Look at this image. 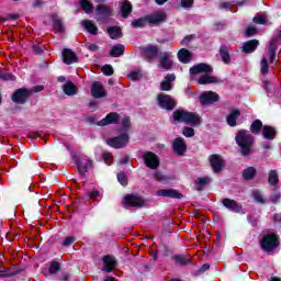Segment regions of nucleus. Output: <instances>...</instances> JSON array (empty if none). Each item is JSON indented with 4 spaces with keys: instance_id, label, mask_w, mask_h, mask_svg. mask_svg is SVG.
Returning <instances> with one entry per match:
<instances>
[{
    "instance_id": "nucleus-1",
    "label": "nucleus",
    "mask_w": 281,
    "mask_h": 281,
    "mask_svg": "<svg viewBox=\"0 0 281 281\" xmlns=\"http://www.w3.org/2000/svg\"><path fill=\"white\" fill-rule=\"evenodd\" d=\"M190 74H205L198 80V85H213L221 82L220 78H216L212 74V67L207 64H198L190 69Z\"/></svg>"
},
{
    "instance_id": "nucleus-2",
    "label": "nucleus",
    "mask_w": 281,
    "mask_h": 281,
    "mask_svg": "<svg viewBox=\"0 0 281 281\" xmlns=\"http://www.w3.org/2000/svg\"><path fill=\"white\" fill-rule=\"evenodd\" d=\"M173 120L176 122H184V124H190L191 126H199L201 124V117L199 115L184 110L175 111Z\"/></svg>"
},
{
    "instance_id": "nucleus-3",
    "label": "nucleus",
    "mask_w": 281,
    "mask_h": 281,
    "mask_svg": "<svg viewBox=\"0 0 281 281\" xmlns=\"http://www.w3.org/2000/svg\"><path fill=\"white\" fill-rule=\"evenodd\" d=\"M236 144L239 146L243 155H249L251 153V146L254 145V139L246 131H239L236 135Z\"/></svg>"
},
{
    "instance_id": "nucleus-4",
    "label": "nucleus",
    "mask_w": 281,
    "mask_h": 281,
    "mask_svg": "<svg viewBox=\"0 0 281 281\" xmlns=\"http://www.w3.org/2000/svg\"><path fill=\"white\" fill-rule=\"evenodd\" d=\"M158 104L161 109H166L167 111H172V109L177 106L175 99L168 94H158Z\"/></svg>"
},
{
    "instance_id": "nucleus-5",
    "label": "nucleus",
    "mask_w": 281,
    "mask_h": 281,
    "mask_svg": "<svg viewBox=\"0 0 281 281\" xmlns=\"http://www.w3.org/2000/svg\"><path fill=\"white\" fill-rule=\"evenodd\" d=\"M278 247V237L276 235H267L261 240V248L265 251H273Z\"/></svg>"
},
{
    "instance_id": "nucleus-6",
    "label": "nucleus",
    "mask_w": 281,
    "mask_h": 281,
    "mask_svg": "<svg viewBox=\"0 0 281 281\" xmlns=\"http://www.w3.org/2000/svg\"><path fill=\"white\" fill-rule=\"evenodd\" d=\"M220 97L216 92L206 91L200 95L201 104H214V102H218Z\"/></svg>"
},
{
    "instance_id": "nucleus-7",
    "label": "nucleus",
    "mask_w": 281,
    "mask_h": 281,
    "mask_svg": "<svg viewBox=\"0 0 281 281\" xmlns=\"http://www.w3.org/2000/svg\"><path fill=\"white\" fill-rule=\"evenodd\" d=\"M144 161L147 168H151L153 170L159 167V158L151 151H147L144 154Z\"/></svg>"
},
{
    "instance_id": "nucleus-8",
    "label": "nucleus",
    "mask_w": 281,
    "mask_h": 281,
    "mask_svg": "<svg viewBox=\"0 0 281 281\" xmlns=\"http://www.w3.org/2000/svg\"><path fill=\"white\" fill-rule=\"evenodd\" d=\"M144 199L138 195H126L124 198V205H130L131 207H144Z\"/></svg>"
},
{
    "instance_id": "nucleus-9",
    "label": "nucleus",
    "mask_w": 281,
    "mask_h": 281,
    "mask_svg": "<svg viewBox=\"0 0 281 281\" xmlns=\"http://www.w3.org/2000/svg\"><path fill=\"white\" fill-rule=\"evenodd\" d=\"M109 146L112 148H124L128 144V135L123 134L119 137L108 140Z\"/></svg>"
},
{
    "instance_id": "nucleus-10",
    "label": "nucleus",
    "mask_w": 281,
    "mask_h": 281,
    "mask_svg": "<svg viewBox=\"0 0 281 281\" xmlns=\"http://www.w3.org/2000/svg\"><path fill=\"white\" fill-rule=\"evenodd\" d=\"M31 93H32V91H30L27 89H19L12 95V100H13V102H16L18 104H23V102H25V100H27L30 98Z\"/></svg>"
},
{
    "instance_id": "nucleus-11",
    "label": "nucleus",
    "mask_w": 281,
    "mask_h": 281,
    "mask_svg": "<svg viewBox=\"0 0 281 281\" xmlns=\"http://www.w3.org/2000/svg\"><path fill=\"white\" fill-rule=\"evenodd\" d=\"M164 21H166V13L164 11H157L147 16V23H149V25H159L164 23Z\"/></svg>"
},
{
    "instance_id": "nucleus-12",
    "label": "nucleus",
    "mask_w": 281,
    "mask_h": 281,
    "mask_svg": "<svg viewBox=\"0 0 281 281\" xmlns=\"http://www.w3.org/2000/svg\"><path fill=\"white\" fill-rule=\"evenodd\" d=\"M172 54L170 53H162L160 55V64L159 67L164 69L165 71H168V69H172Z\"/></svg>"
},
{
    "instance_id": "nucleus-13",
    "label": "nucleus",
    "mask_w": 281,
    "mask_h": 281,
    "mask_svg": "<svg viewBox=\"0 0 281 281\" xmlns=\"http://www.w3.org/2000/svg\"><path fill=\"white\" fill-rule=\"evenodd\" d=\"M103 271H106L108 273H111L117 267V261L115 260V257L112 256H105L103 257Z\"/></svg>"
},
{
    "instance_id": "nucleus-14",
    "label": "nucleus",
    "mask_w": 281,
    "mask_h": 281,
    "mask_svg": "<svg viewBox=\"0 0 281 281\" xmlns=\"http://www.w3.org/2000/svg\"><path fill=\"white\" fill-rule=\"evenodd\" d=\"M210 164L214 172H221L223 170V158L218 155H212L210 157Z\"/></svg>"
},
{
    "instance_id": "nucleus-15",
    "label": "nucleus",
    "mask_w": 281,
    "mask_h": 281,
    "mask_svg": "<svg viewBox=\"0 0 281 281\" xmlns=\"http://www.w3.org/2000/svg\"><path fill=\"white\" fill-rule=\"evenodd\" d=\"M91 94L93 98H104L106 91L104 90V87H102V83L95 81L92 83Z\"/></svg>"
},
{
    "instance_id": "nucleus-16",
    "label": "nucleus",
    "mask_w": 281,
    "mask_h": 281,
    "mask_svg": "<svg viewBox=\"0 0 281 281\" xmlns=\"http://www.w3.org/2000/svg\"><path fill=\"white\" fill-rule=\"evenodd\" d=\"M63 58L66 65H74V63H78V57L75 52H71V49H64Z\"/></svg>"
},
{
    "instance_id": "nucleus-17",
    "label": "nucleus",
    "mask_w": 281,
    "mask_h": 281,
    "mask_svg": "<svg viewBox=\"0 0 281 281\" xmlns=\"http://www.w3.org/2000/svg\"><path fill=\"white\" fill-rule=\"evenodd\" d=\"M113 13V9L109 7V4H98L97 5V14L102 16V19H109Z\"/></svg>"
},
{
    "instance_id": "nucleus-18",
    "label": "nucleus",
    "mask_w": 281,
    "mask_h": 281,
    "mask_svg": "<svg viewBox=\"0 0 281 281\" xmlns=\"http://www.w3.org/2000/svg\"><path fill=\"white\" fill-rule=\"evenodd\" d=\"M119 120L120 115L117 113H110L99 122V126H109V124H116Z\"/></svg>"
},
{
    "instance_id": "nucleus-19",
    "label": "nucleus",
    "mask_w": 281,
    "mask_h": 281,
    "mask_svg": "<svg viewBox=\"0 0 281 281\" xmlns=\"http://www.w3.org/2000/svg\"><path fill=\"white\" fill-rule=\"evenodd\" d=\"M159 53V48H157V46H147L145 48H143V54L146 58V60H153V58L157 57V54Z\"/></svg>"
},
{
    "instance_id": "nucleus-20",
    "label": "nucleus",
    "mask_w": 281,
    "mask_h": 281,
    "mask_svg": "<svg viewBox=\"0 0 281 281\" xmlns=\"http://www.w3.org/2000/svg\"><path fill=\"white\" fill-rule=\"evenodd\" d=\"M158 196H169L170 199H181V193H179L177 190L173 189H164L157 191Z\"/></svg>"
},
{
    "instance_id": "nucleus-21",
    "label": "nucleus",
    "mask_w": 281,
    "mask_h": 281,
    "mask_svg": "<svg viewBox=\"0 0 281 281\" xmlns=\"http://www.w3.org/2000/svg\"><path fill=\"white\" fill-rule=\"evenodd\" d=\"M175 75H168L165 80L160 83V90L161 91H170L172 89V82L176 80Z\"/></svg>"
},
{
    "instance_id": "nucleus-22",
    "label": "nucleus",
    "mask_w": 281,
    "mask_h": 281,
    "mask_svg": "<svg viewBox=\"0 0 281 281\" xmlns=\"http://www.w3.org/2000/svg\"><path fill=\"white\" fill-rule=\"evenodd\" d=\"M173 150L177 153V155H183L187 150L186 143L183 142V138H177L173 144Z\"/></svg>"
},
{
    "instance_id": "nucleus-23",
    "label": "nucleus",
    "mask_w": 281,
    "mask_h": 281,
    "mask_svg": "<svg viewBox=\"0 0 281 281\" xmlns=\"http://www.w3.org/2000/svg\"><path fill=\"white\" fill-rule=\"evenodd\" d=\"M76 164L79 172H87L91 168V160L87 157L80 158Z\"/></svg>"
},
{
    "instance_id": "nucleus-24",
    "label": "nucleus",
    "mask_w": 281,
    "mask_h": 281,
    "mask_svg": "<svg viewBox=\"0 0 281 281\" xmlns=\"http://www.w3.org/2000/svg\"><path fill=\"white\" fill-rule=\"evenodd\" d=\"M178 59L180 60V63L188 64L190 63V60H192V53L186 48H181L178 52Z\"/></svg>"
},
{
    "instance_id": "nucleus-25",
    "label": "nucleus",
    "mask_w": 281,
    "mask_h": 281,
    "mask_svg": "<svg viewBox=\"0 0 281 281\" xmlns=\"http://www.w3.org/2000/svg\"><path fill=\"white\" fill-rule=\"evenodd\" d=\"M258 45H259L258 40L248 41L244 43L243 52H245V54H251L252 52H256V48L258 47Z\"/></svg>"
},
{
    "instance_id": "nucleus-26",
    "label": "nucleus",
    "mask_w": 281,
    "mask_h": 281,
    "mask_svg": "<svg viewBox=\"0 0 281 281\" xmlns=\"http://www.w3.org/2000/svg\"><path fill=\"white\" fill-rule=\"evenodd\" d=\"M224 207H227V210H232V212H240L241 207L238 205V203L231 199H224L223 200Z\"/></svg>"
},
{
    "instance_id": "nucleus-27",
    "label": "nucleus",
    "mask_w": 281,
    "mask_h": 281,
    "mask_svg": "<svg viewBox=\"0 0 281 281\" xmlns=\"http://www.w3.org/2000/svg\"><path fill=\"white\" fill-rule=\"evenodd\" d=\"M81 25L89 34H98V26H95L91 20H83Z\"/></svg>"
},
{
    "instance_id": "nucleus-28",
    "label": "nucleus",
    "mask_w": 281,
    "mask_h": 281,
    "mask_svg": "<svg viewBox=\"0 0 281 281\" xmlns=\"http://www.w3.org/2000/svg\"><path fill=\"white\" fill-rule=\"evenodd\" d=\"M238 117H240V111L233 110L226 119L228 126H236V120H238Z\"/></svg>"
},
{
    "instance_id": "nucleus-29",
    "label": "nucleus",
    "mask_w": 281,
    "mask_h": 281,
    "mask_svg": "<svg viewBox=\"0 0 281 281\" xmlns=\"http://www.w3.org/2000/svg\"><path fill=\"white\" fill-rule=\"evenodd\" d=\"M108 34L110 38H122V30L117 26H111L108 29Z\"/></svg>"
},
{
    "instance_id": "nucleus-30",
    "label": "nucleus",
    "mask_w": 281,
    "mask_h": 281,
    "mask_svg": "<svg viewBox=\"0 0 281 281\" xmlns=\"http://www.w3.org/2000/svg\"><path fill=\"white\" fill-rule=\"evenodd\" d=\"M64 92L66 95H76V93H78V88L72 82H67L64 86Z\"/></svg>"
},
{
    "instance_id": "nucleus-31",
    "label": "nucleus",
    "mask_w": 281,
    "mask_h": 281,
    "mask_svg": "<svg viewBox=\"0 0 281 281\" xmlns=\"http://www.w3.org/2000/svg\"><path fill=\"white\" fill-rule=\"evenodd\" d=\"M121 12H122V18L126 19V16H128V13L133 12V5H131V2L123 1L121 5Z\"/></svg>"
},
{
    "instance_id": "nucleus-32",
    "label": "nucleus",
    "mask_w": 281,
    "mask_h": 281,
    "mask_svg": "<svg viewBox=\"0 0 281 281\" xmlns=\"http://www.w3.org/2000/svg\"><path fill=\"white\" fill-rule=\"evenodd\" d=\"M262 135L266 139H274L276 128H273L271 126H263Z\"/></svg>"
},
{
    "instance_id": "nucleus-33",
    "label": "nucleus",
    "mask_w": 281,
    "mask_h": 281,
    "mask_svg": "<svg viewBox=\"0 0 281 281\" xmlns=\"http://www.w3.org/2000/svg\"><path fill=\"white\" fill-rule=\"evenodd\" d=\"M79 3L86 14L93 12V4L89 0H80Z\"/></svg>"
},
{
    "instance_id": "nucleus-34",
    "label": "nucleus",
    "mask_w": 281,
    "mask_h": 281,
    "mask_svg": "<svg viewBox=\"0 0 281 281\" xmlns=\"http://www.w3.org/2000/svg\"><path fill=\"white\" fill-rule=\"evenodd\" d=\"M122 54H124V45H116L110 52V56L113 58H117L122 56Z\"/></svg>"
},
{
    "instance_id": "nucleus-35",
    "label": "nucleus",
    "mask_w": 281,
    "mask_h": 281,
    "mask_svg": "<svg viewBox=\"0 0 281 281\" xmlns=\"http://www.w3.org/2000/svg\"><path fill=\"white\" fill-rule=\"evenodd\" d=\"M261 128H262V122L260 120L255 121L250 126V131L251 133H254V135H258Z\"/></svg>"
},
{
    "instance_id": "nucleus-36",
    "label": "nucleus",
    "mask_w": 281,
    "mask_h": 281,
    "mask_svg": "<svg viewBox=\"0 0 281 281\" xmlns=\"http://www.w3.org/2000/svg\"><path fill=\"white\" fill-rule=\"evenodd\" d=\"M243 177L246 180L254 179V177H256V169L254 167H249V168L245 169Z\"/></svg>"
},
{
    "instance_id": "nucleus-37",
    "label": "nucleus",
    "mask_w": 281,
    "mask_h": 281,
    "mask_svg": "<svg viewBox=\"0 0 281 281\" xmlns=\"http://www.w3.org/2000/svg\"><path fill=\"white\" fill-rule=\"evenodd\" d=\"M270 186H277L278 184V172L276 170H271L269 172V179H268Z\"/></svg>"
},
{
    "instance_id": "nucleus-38",
    "label": "nucleus",
    "mask_w": 281,
    "mask_h": 281,
    "mask_svg": "<svg viewBox=\"0 0 281 281\" xmlns=\"http://www.w3.org/2000/svg\"><path fill=\"white\" fill-rule=\"evenodd\" d=\"M148 23V16L132 22L133 27H144Z\"/></svg>"
},
{
    "instance_id": "nucleus-39",
    "label": "nucleus",
    "mask_w": 281,
    "mask_h": 281,
    "mask_svg": "<svg viewBox=\"0 0 281 281\" xmlns=\"http://www.w3.org/2000/svg\"><path fill=\"white\" fill-rule=\"evenodd\" d=\"M220 54L222 56L223 61L227 65V63H229V60H231L229 53L227 52V48L222 46L220 49Z\"/></svg>"
},
{
    "instance_id": "nucleus-40",
    "label": "nucleus",
    "mask_w": 281,
    "mask_h": 281,
    "mask_svg": "<svg viewBox=\"0 0 281 281\" xmlns=\"http://www.w3.org/2000/svg\"><path fill=\"white\" fill-rule=\"evenodd\" d=\"M176 262L179 265H190V258L183 256V255H178L175 257Z\"/></svg>"
},
{
    "instance_id": "nucleus-41",
    "label": "nucleus",
    "mask_w": 281,
    "mask_h": 281,
    "mask_svg": "<svg viewBox=\"0 0 281 281\" xmlns=\"http://www.w3.org/2000/svg\"><path fill=\"white\" fill-rule=\"evenodd\" d=\"M48 271L49 273H58V271H60V263H58V261L50 262Z\"/></svg>"
},
{
    "instance_id": "nucleus-42",
    "label": "nucleus",
    "mask_w": 281,
    "mask_h": 281,
    "mask_svg": "<svg viewBox=\"0 0 281 281\" xmlns=\"http://www.w3.org/2000/svg\"><path fill=\"white\" fill-rule=\"evenodd\" d=\"M254 23H257L258 25H262L267 23V15L265 14H258L254 18Z\"/></svg>"
},
{
    "instance_id": "nucleus-43",
    "label": "nucleus",
    "mask_w": 281,
    "mask_h": 281,
    "mask_svg": "<svg viewBox=\"0 0 281 281\" xmlns=\"http://www.w3.org/2000/svg\"><path fill=\"white\" fill-rule=\"evenodd\" d=\"M0 79L1 80H16V77L10 72L0 71Z\"/></svg>"
},
{
    "instance_id": "nucleus-44",
    "label": "nucleus",
    "mask_w": 281,
    "mask_h": 281,
    "mask_svg": "<svg viewBox=\"0 0 281 281\" xmlns=\"http://www.w3.org/2000/svg\"><path fill=\"white\" fill-rule=\"evenodd\" d=\"M101 71L104 76H113V66L105 65L101 68Z\"/></svg>"
},
{
    "instance_id": "nucleus-45",
    "label": "nucleus",
    "mask_w": 281,
    "mask_h": 281,
    "mask_svg": "<svg viewBox=\"0 0 281 281\" xmlns=\"http://www.w3.org/2000/svg\"><path fill=\"white\" fill-rule=\"evenodd\" d=\"M261 74H269V61L266 57L261 59Z\"/></svg>"
},
{
    "instance_id": "nucleus-46",
    "label": "nucleus",
    "mask_w": 281,
    "mask_h": 281,
    "mask_svg": "<svg viewBox=\"0 0 281 281\" xmlns=\"http://www.w3.org/2000/svg\"><path fill=\"white\" fill-rule=\"evenodd\" d=\"M207 183H210V178L207 177H204V178H199L196 180V184H198V188L201 190V188H203V186H207Z\"/></svg>"
},
{
    "instance_id": "nucleus-47",
    "label": "nucleus",
    "mask_w": 281,
    "mask_h": 281,
    "mask_svg": "<svg viewBox=\"0 0 281 281\" xmlns=\"http://www.w3.org/2000/svg\"><path fill=\"white\" fill-rule=\"evenodd\" d=\"M252 196L257 203H265V198L262 196V193L260 191H254Z\"/></svg>"
},
{
    "instance_id": "nucleus-48",
    "label": "nucleus",
    "mask_w": 281,
    "mask_h": 281,
    "mask_svg": "<svg viewBox=\"0 0 281 281\" xmlns=\"http://www.w3.org/2000/svg\"><path fill=\"white\" fill-rule=\"evenodd\" d=\"M130 80H139L142 78V72L139 70H134L128 75Z\"/></svg>"
},
{
    "instance_id": "nucleus-49",
    "label": "nucleus",
    "mask_w": 281,
    "mask_h": 281,
    "mask_svg": "<svg viewBox=\"0 0 281 281\" xmlns=\"http://www.w3.org/2000/svg\"><path fill=\"white\" fill-rule=\"evenodd\" d=\"M117 180H119V183H121V186H126L128 183V179L126 178V175H124V173H119Z\"/></svg>"
},
{
    "instance_id": "nucleus-50",
    "label": "nucleus",
    "mask_w": 281,
    "mask_h": 281,
    "mask_svg": "<svg viewBox=\"0 0 281 281\" xmlns=\"http://www.w3.org/2000/svg\"><path fill=\"white\" fill-rule=\"evenodd\" d=\"M182 133H183L184 137H193L194 136V128L184 127Z\"/></svg>"
},
{
    "instance_id": "nucleus-51",
    "label": "nucleus",
    "mask_w": 281,
    "mask_h": 281,
    "mask_svg": "<svg viewBox=\"0 0 281 281\" xmlns=\"http://www.w3.org/2000/svg\"><path fill=\"white\" fill-rule=\"evenodd\" d=\"M76 241L75 237H66L64 240V247H69V245H74Z\"/></svg>"
},
{
    "instance_id": "nucleus-52",
    "label": "nucleus",
    "mask_w": 281,
    "mask_h": 281,
    "mask_svg": "<svg viewBox=\"0 0 281 281\" xmlns=\"http://www.w3.org/2000/svg\"><path fill=\"white\" fill-rule=\"evenodd\" d=\"M254 34H256V26H248L246 32H245V35L246 36H254Z\"/></svg>"
},
{
    "instance_id": "nucleus-53",
    "label": "nucleus",
    "mask_w": 281,
    "mask_h": 281,
    "mask_svg": "<svg viewBox=\"0 0 281 281\" xmlns=\"http://www.w3.org/2000/svg\"><path fill=\"white\" fill-rule=\"evenodd\" d=\"M192 3H194V0H182L181 1L182 8H192Z\"/></svg>"
},
{
    "instance_id": "nucleus-54",
    "label": "nucleus",
    "mask_w": 281,
    "mask_h": 281,
    "mask_svg": "<svg viewBox=\"0 0 281 281\" xmlns=\"http://www.w3.org/2000/svg\"><path fill=\"white\" fill-rule=\"evenodd\" d=\"M54 27L55 30H57V32H63V23L60 22V20H55Z\"/></svg>"
},
{
    "instance_id": "nucleus-55",
    "label": "nucleus",
    "mask_w": 281,
    "mask_h": 281,
    "mask_svg": "<svg viewBox=\"0 0 281 281\" xmlns=\"http://www.w3.org/2000/svg\"><path fill=\"white\" fill-rule=\"evenodd\" d=\"M123 128H128V126H131V119L130 117H125L123 119Z\"/></svg>"
},
{
    "instance_id": "nucleus-56",
    "label": "nucleus",
    "mask_w": 281,
    "mask_h": 281,
    "mask_svg": "<svg viewBox=\"0 0 281 281\" xmlns=\"http://www.w3.org/2000/svg\"><path fill=\"white\" fill-rule=\"evenodd\" d=\"M268 54H269L270 63H273L276 60V52L273 49H270Z\"/></svg>"
},
{
    "instance_id": "nucleus-57",
    "label": "nucleus",
    "mask_w": 281,
    "mask_h": 281,
    "mask_svg": "<svg viewBox=\"0 0 281 281\" xmlns=\"http://www.w3.org/2000/svg\"><path fill=\"white\" fill-rule=\"evenodd\" d=\"M87 47L90 52H98V45L95 44H88Z\"/></svg>"
},
{
    "instance_id": "nucleus-58",
    "label": "nucleus",
    "mask_w": 281,
    "mask_h": 281,
    "mask_svg": "<svg viewBox=\"0 0 281 281\" xmlns=\"http://www.w3.org/2000/svg\"><path fill=\"white\" fill-rule=\"evenodd\" d=\"M190 41H192V35L184 37L181 41V45H188V43H190Z\"/></svg>"
},
{
    "instance_id": "nucleus-59",
    "label": "nucleus",
    "mask_w": 281,
    "mask_h": 281,
    "mask_svg": "<svg viewBox=\"0 0 281 281\" xmlns=\"http://www.w3.org/2000/svg\"><path fill=\"white\" fill-rule=\"evenodd\" d=\"M109 159H111V154L105 153V154H104V162H105V164H109Z\"/></svg>"
},
{
    "instance_id": "nucleus-60",
    "label": "nucleus",
    "mask_w": 281,
    "mask_h": 281,
    "mask_svg": "<svg viewBox=\"0 0 281 281\" xmlns=\"http://www.w3.org/2000/svg\"><path fill=\"white\" fill-rule=\"evenodd\" d=\"M34 93H38V91H43V86H36L34 89H33Z\"/></svg>"
},
{
    "instance_id": "nucleus-61",
    "label": "nucleus",
    "mask_w": 281,
    "mask_h": 281,
    "mask_svg": "<svg viewBox=\"0 0 281 281\" xmlns=\"http://www.w3.org/2000/svg\"><path fill=\"white\" fill-rule=\"evenodd\" d=\"M168 0H156L157 5H164Z\"/></svg>"
},
{
    "instance_id": "nucleus-62",
    "label": "nucleus",
    "mask_w": 281,
    "mask_h": 281,
    "mask_svg": "<svg viewBox=\"0 0 281 281\" xmlns=\"http://www.w3.org/2000/svg\"><path fill=\"white\" fill-rule=\"evenodd\" d=\"M207 269H210V265H204L201 268V271H207Z\"/></svg>"
},
{
    "instance_id": "nucleus-63",
    "label": "nucleus",
    "mask_w": 281,
    "mask_h": 281,
    "mask_svg": "<svg viewBox=\"0 0 281 281\" xmlns=\"http://www.w3.org/2000/svg\"><path fill=\"white\" fill-rule=\"evenodd\" d=\"M90 196H100V192L93 191V192L90 194Z\"/></svg>"
},
{
    "instance_id": "nucleus-64",
    "label": "nucleus",
    "mask_w": 281,
    "mask_h": 281,
    "mask_svg": "<svg viewBox=\"0 0 281 281\" xmlns=\"http://www.w3.org/2000/svg\"><path fill=\"white\" fill-rule=\"evenodd\" d=\"M221 8H226V9H228V8H229V3H222V4H221Z\"/></svg>"
}]
</instances>
